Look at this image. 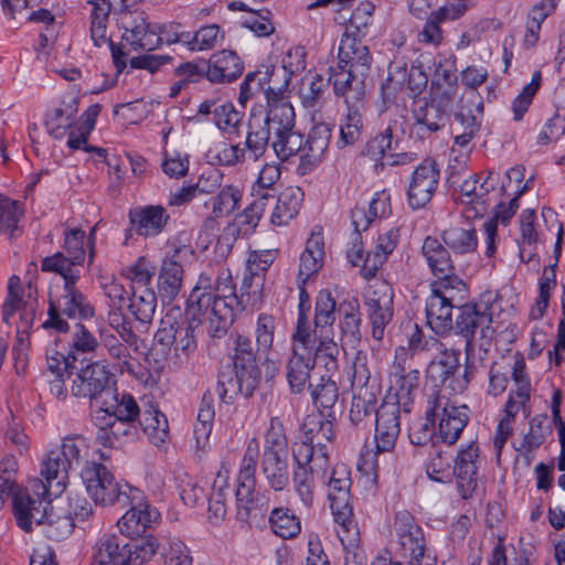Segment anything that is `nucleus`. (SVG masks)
I'll list each match as a JSON object with an SVG mask.
<instances>
[{
    "mask_svg": "<svg viewBox=\"0 0 565 565\" xmlns=\"http://www.w3.org/2000/svg\"><path fill=\"white\" fill-rule=\"evenodd\" d=\"M330 508L335 522L337 535L343 548L350 552L351 548L358 546L360 541V532L353 516V508L350 501L344 502L342 505L332 503Z\"/></svg>",
    "mask_w": 565,
    "mask_h": 565,
    "instance_id": "obj_35",
    "label": "nucleus"
},
{
    "mask_svg": "<svg viewBox=\"0 0 565 565\" xmlns=\"http://www.w3.org/2000/svg\"><path fill=\"white\" fill-rule=\"evenodd\" d=\"M206 77L211 82H232L243 72L241 58L232 51H220L206 62Z\"/></svg>",
    "mask_w": 565,
    "mask_h": 565,
    "instance_id": "obj_34",
    "label": "nucleus"
},
{
    "mask_svg": "<svg viewBox=\"0 0 565 565\" xmlns=\"http://www.w3.org/2000/svg\"><path fill=\"white\" fill-rule=\"evenodd\" d=\"M271 531L284 540L296 537L301 531L299 518L288 508H275L269 515Z\"/></svg>",
    "mask_w": 565,
    "mask_h": 565,
    "instance_id": "obj_55",
    "label": "nucleus"
},
{
    "mask_svg": "<svg viewBox=\"0 0 565 565\" xmlns=\"http://www.w3.org/2000/svg\"><path fill=\"white\" fill-rule=\"evenodd\" d=\"M535 220L536 214L534 210L531 209L524 210L520 215L521 237L518 242L521 258L524 259L525 255L527 254V259L525 260L526 263L531 260L533 255L532 252L539 242V233L535 228Z\"/></svg>",
    "mask_w": 565,
    "mask_h": 565,
    "instance_id": "obj_59",
    "label": "nucleus"
},
{
    "mask_svg": "<svg viewBox=\"0 0 565 565\" xmlns=\"http://www.w3.org/2000/svg\"><path fill=\"white\" fill-rule=\"evenodd\" d=\"M466 298L467 287L459 276L439 277L431 281L425 311L427 323L436 334H449L454 326L451 311L459 308Z\"/></svg>",
    "mask_w": 565,
    "mask_h": 565,
    "instance_id": "obj_3",
    "label": "nucleus"
},
{
    "mask_svg": "<svg viewBox=\"0 0 565 565\" xmlns=\"http://www.w3.org/2000/svg\"><path fill=\"white\" fill-rule=\"evenodd\" d=\"M181 249L163 257L158 273V292L162 300L172 301L180 294L183 282L184 269L180 262Z\"/></svg>",
    "mask_w": 565,
    "mask_h": 565,
    "instance_id": "obj_26",
    "label": "nucleus"
},
{
    "mask_svg": "<svg viewBox=\"0 0 565 565\" xmlns=\"http://www.w3.org/2000/svg\"><path fill=\"white\" fill-rule=\"evenodd\" d=\"M129 220L137 235L156 237L166 231L170 214L164 206L150 204L130 210Z\"/></svg>",
    "mask_w": 565,
    "mask_h": 565,
    "instance_id": "obj_25",
    "label": "nucleus"
},
{
    "mask_svg": "<svg viewBox=\"0 0 565 565\" xmlns=\"http://www.w3.org/2000/svg\"><path fill=\"white\" fill-rule=\"evenodd\" d=\"M196 349L194 327L191 323L181 322L173 343V354L168 358L169 367L180 369Z\"/></svg>",
    "mask_w": 565,
    "mask_h": 565,
    "instance_id": "obj_50",
    "label": "nucleus"
},
{
    "mask_svg": "<svg viewBox=\"0 0 565 565\" xmlns=\"http://www.w3.org/2000/svg\"><path fill=\"white\" fill-rule=\"evenodd\" d=\"M124 29L122 38L135 51H152L161 45L159 24L150 22L145 12L126 17Z\"/></svg>",
    "mask_w": 565,
    "mask_h": 565,
    "instance_id": "obj_20",
    "label": "nucleus"
},
{
    "mask_svg": "<svg viewBox=\"0 0 565 565\" xmlns=\"http://www.w3.org/2000/svg\"><path fill=\"white\" fill-rule=\"evenodd\" d=\"M259 379L250 373L237 370L235 366H225L218 373L217 394L225 402H232L236 396L250 397L259 384Z\"/></svg>",
    "mask_w": 565,
    "mask_h": 565,
    "instance_id": "obj_22",
    "label": "nucleus"
},
{
    "mask_svg": "<svg viewBox=\"0 0 565 565\" xmlns=\"http://www.w3.org/2000/svg\"><path fill=\"white\" fill-rule=\"evenodd\" d=\"M426 415L439 418L438 436L443 443L454 445L469 420V408L457 405L446 390H435L427 398Z\"/></svg>",
    "mask_w": 565,
    "mask_h": 565,
    "instance_id": "obj_9",
    "label": "nucleus"
},
{
    "mask_svg": "<svg viewBox=\"0 0 565 565\" xmlns=\"http://www.w3.org/2000/svg\"><path fill=\"white\" fill-rule=\"evenodd\" d=\"M100 111L98 104L92 105L82 116L77 119L75 130H71L67 146L73 149H84L87 152L94 151L99 159H106L107 150L98 147L87 146V138L95 127V120Z\"/></svg>",
    "mask_w": 565,
    "mask_h": 565,
    "instance_id": "obj_39",
    "label": "nucleus"
},
{
    "mask_svg": "<svg viewBox=\"0 0 565 565\" xmlns=\"http://www.w3.org/2000/svg\"><path fill=\"white\" fill-rule=\"evenodd\" d=\"M214 416L213 397L210 393H205L202 396L198 413V420L194 426V438L198 448H204L206 446L212 431Z\"/></svg>",
    "mask_w": 565,
    "mask_h": 565,
    "instance_id": "obj_58",
    "label": "nucleus"
},
{
    "mask_svg": "<svg viewBox=\"0 0 565 565\" xmlns=\"http://www.w3.org/2000/svg\"><path fill=\"white\" fill-rule=\"evenodd\" d=\"M142 500L143 495L141 494L140 501L130 503V509L117 523L120 533L127 537L141 536L159 516L158 511Z\"/></svg>",
    "mask_w": 565,
    "mask_h": 565,
    "instance_id": "obj_29",
    "label": "nucleus"
},
{
    "mask_svg": "<svg viewBox=\"0 0 565 565\" xmlns=\"http://www.w3.org/2000/svg\"><path fill=\"white\" fill-rule=\"evenodd\" d=\"M380 390H361L353 393L349 418L358 429L367 428L376 417Z\"/></svg>",
    "mask_w": 565,
    "mask_h": 565,
    "instance_id": "obj_33",
    "label": "nucleus"
},
{
    "mask_svg": "<svg viewBox=\"0 0 565 565\" xmlns=\"http://www.w3.org/2000/svg\"><path fill=\"white\" fill-rule=\"evenodd\" d=\"M256 470L239 469L237 477L236 499L238 513L249 515L255 500Z\"/></svg>",
    "mask_w": 565,
    "mask_h": 565,
    "instance_id": "obj_61",
    "label": "nucleus"
},
{
    "mask_svg": "<svg viewBox=\"0 0 565 565\" xmlns=\"http://www.w3.org/2000/svg\"><path fill=\"white\" fill-rule=\"evenodd\" d=\"M303 134L294 128L275 131L273 134L270 147L274 150L276 157L281 161L286 162L290 158L300 154L302 145Z\"/></svg>",
    "mask_w": 565,
    "mask_h": 565,
    "instance_id": "obj_52",
    "label": "nucleus"
},
{
    "mask_svg": "<svg viewBox=\"0 0 565 565\" xmlns=\"http://www.w3.org/2000/svg\"><path fill=\"white\" fill-rule=\"evenodd\" d=\"M110 2L108 0H97L94 3L90 18V38L96 46H102L105 43L110 44L107 36V22L110 13Z\"/></svg>",
    "mask_w": 565,
    "mask_h": 565,
    "instance_id": "obj_60",
    "label": "nucleus"
},
{
    "mask_svg": "<svg viewBox=\"0 0 565 565\" xmlns=\"http://www.w3.org/2000/svg\"><path fill=\"white\" fill-rule=\"evenodd\" d=\"M311 456V450L305 445H295L292 448V458L296 463L292 470V488L307 510L311 509L315 501V475L326 472L329 468L322 452L313 458Z\"/></svg>",
    "mask_w": 565,
    "mask_h": 565,
    "instance_id": "obj_10",
    "label": "nucleus"
},
{
    "mask_svg": "<svg viewBox=\"0 0 565 565\" xmlns=\"http://www.w3.org/2000/svg\"><path fill=\"white\" fill-rule=\"evenodd\" d=\"M70 467L56 451L52 449L47 452L41 465V477L30 482V488L34 497L57 498L66 489Z\"/></svg>",
    "mask_w": 565,
    "mask_h": 565,
    "instance_id": "obj_17",
    "label": "nucleus"
},
{
    "mask_svg": "<svg viewBox=\"0 0 565 565\" xmlns=\"http://www.w3.org/2000/svg\"><path fill=\"white\" fill-rule=\"evenodd\" d=\"M352 480L351 471L344 463L337 465L328 483V499L330 504L337 503L338 505L344 504L350 501Z\"/></svg>",
    "mask_w": 565,
    "mask_h": 565,
    "instance_id": "obj_54",
    "label": "nucleus"
},
{
    "mask_svg": "<svg viewBox=\"0 0 565 565\" xmlns=\"http://www.w3.org/2000/svg\"><path fill=\"white\" fill-rule=\"evenodd\" d=\"M233 366L245 373H250L260 380V371L257 365L256 353L252 341L245 335H237L233 348Z\"/></svg>",
    "mask_w": 565,
    "mask_h": 565,
    "instance_id": "obj_56",
    "label": "nucleus"
},
{
    "mask_svg": "<svg viewBox=\"0 0 565 565\" xmlns=\"http://www.w3.org/2000/svg\"><path fill=\"white\" fill-rule=\"evenodd\" d=\"M399 238L398 228L392 227L377 237L373 252L367 253L362 267V276L365 279L375 277L379 268L395 249Z\"/></svg>",
    "mask_w": 565,
    "mask_h": 565,
    "instance_id": "obj_37",
    "label": "nucleus"
},
{
    "mask_svg": "<svg viewBox=\"0 0 565 565\" xmlns=\"http://www.w3.org/2000/svg\"><path fill=\"white\" fill-rule=\"evenodd\" d=\"M60 275L64 279L63 294L55 297L50 296L49 318L42 323V327L66 332L68 323L61 318V315L71 319H87L92 318L95 311L86 297L76 288L78 279H71L66 274Z\"/></svg>",
    "mask_w": 565,
    "mask_h": 565,
    "instance_id": "obj_8",
    "label": "nucleus"
},
{
    "mask_svg": "<svg viewBox=\"0 0 565 565\" xmlns=\"http://www.w3.org/2000/svg\"><path fill=\"white\" fill-rule=\"evenodd\" d=\"M139 424L149 440L159 446L168 438L169 426L167 417L154 405H149L141 413Z\"/></svg>",
    "mask_w": 565,
    "mask_h": 565,
    "instance_id": "obj_51",
    "label": "nucleus"
},
{
    "mask_svg": "<svg viewBox=\"0 0 565 565\" xmlns=\"http://www.w3.org/2000/svg\"><path fill=\"white\" fill-rule=\"evenodd\" d=\"M99 339L100 345L107 351L115 367H117L121 373L135 372L134 359L129 351V348H131L130 345L105 328L99 329Z\"/></svg>",
    "mask_w": 565,
    "mask_h": 565,
    "instance_id": "obj_44",
    "label": "nucleus"
},
{
    "mask_svg": "<svg viewBox=\"0 0 565 565\" xmlns=\"http://www.w3.org/2000/svg\"><path fill=\"white\" fill-rule=\"evenodd\" d=\"M414 124L411 134L419 139L429 137L433 132L440 130L447 124L449 116L443 106L436 102L426 103L414 109Z\"/></svg>",
    "mask_w": 565,
    "mask_h": 565,
    "instance_id": "obj_30",
    "label": "nucleus"
},
{
    "mask_svg": "<svg viewBox=\"0 0 565 565\" xmlns=\"http://www.w3.org/2000/svg\"><path fill=\"white\" fill-rule=\"evenodd\" d=\"M86 492L95 504L103 507L120 504L122 508L141 500L140 489L116 480L103 463L88 461L81 471Z\"/></svg>",
    "mask_w": 565,
    "mask_h": 565,
    "instance_id": "obj_4",
    "label": "nucleus"
},
{
    "mask_svg": "<svg viewBox=\"0 0 565 565\" xmlns=\"http://www.w3.org/2000/svg\"><path fill=\"white\" fill-rule=\"evenodd\" d=\"M77 126V105L76 103L62 102L58 106L46 114L45 127L47 132L55 139H63L70 136L71 130Z\"/></svg>",
    "mask_w": 565,
    "mask_h": 565,
    "instance_id": "obj_38",
    "label": "nucleus"
},
{
    "mask_svg": "<svg viewBox=\"0 0 565 565\" xmlns=\"http://www.w3.org/2000/svg\"><path fill=\"white\" fill-rule=\"evenodd\" d=\"M422 254L431 270L436 276L439 277L457 276L454 273L452 260L448 250L437 237L427 236L422 245Z\"/></svg>",
    "mask_w": 565,
    "mask_h": 565,
    "instance_id": "obj_36",
    "label": "nucleus"
},
{
    "mask_svg": "<svg viewBox=\"0 0 565 565\" xmlns=\"http://www.w3.org/2000/svg\"><path fill=\"white\" fill-rule=\"evenodd\" d=\"M465 4L459 6L456 11L452 8L444 7L430 13L423 30L418 33V41L425 44L438 45L443 41V32L439 24L447 19H457L465 11Z\"/></svg>",
    "mask_w": 565,
    "mask_h": 565,
    "instance_id": "obj_47",
    "label": "nucleus"
},
{
    "mask_svg": "<svg viewBox=\"0 0 565 565\" xmlns=\"http://www.w3.org/2000/svg\"><path fill=\"white\" fill-rule=\"evenodd\" d=\"M452 328L457 334L466 339V353L469 356L476 345L477 335L480 340L479 347L490 344L494 333L492 312L486 305L461 302Z\"/></svg>",
    "mask_w": 565,
    "mask_h": 565,
    "instance_id": "obj_11",
    "label": "nucleus"
},
{
    "mask_svg": "<svg viewBox=\"0 0 565 565\" xmlns=\"http://www.w3.org/2000/svg\"><path fill=\"white\" fill-rule=\"evenodd\" d=\"M403 411L396 403L384 399L375 417L376 452L371 450L361 455L358 468L364 473H373L377 478V454L390 452L395 448L401 433L399 412Z\"/></svg>",
    "mask_w": 565,
    "mask_h": 565,
    "instance_id": "obj_7",
    "label": "nucleus"
},
{
    "mask_svg": "<svg viewBox=\"0 0 565 565\" xmlns=\"http://www.w3.org/2000/svg\"><path fill=\"white\" fill-rule=\"evenodd\" d=\"M332 136L331 127L320 122L315 125L307 137L302 136V145L297 173L306 175L312 172L323 160Z\"/></svg>",
    "mask_w": 565,
    "mask_h": 565,
    "instance_id": "obj_19",
    "label": "nucleus"
},
{
    "mask_svg": "<svg viewBox=\"0 0 565 565\" xmlns=\"http://www.w3.org/2000/svg\"><path fill=\"white\" fill-rule=\"evenodd\" d=\"M273 132L266 124L254 119L249 121L243 150L247 159L259 160L268 150Z\"/></svg>",
    "mask_w": 565,
    "mask_h": 565,
    "instance_id": "obj_48",
    "label": "nucleus"
},
{
    "mask_svg": "<svg viewBox=\"0 0 565 565\" xmlns=\"http://www.w3.org/2000/svg\"><path fill=\"white\" fill-rule=\"evenodd\" d=\"M365 76L355 71L332 65L329 67L328 82L332 85L335 96L342 97L348 106L360 103L365 94Z\"/></svg>",
    "mask_w": 565,
    "mask_h": 565,
    "instance_id": "obj_23",
    "label": "nucleus"
},
{
    "mask_svg": "<svg viewBox=\"0 0 565 565\" xmlns=\"http://www.w3.org/2000/svg\"><path fill=\"white\" fill-rule=\"evenodd\" d=\"M131 299L128 306L130 313L134 318L142 324H148L152 321L156 308L157 296L152 288L135 289L131 290Z\"/></svg>",
    "mask_w": 565,
    "mask_h": 565,
    "instance_id": "obj_53",
    "label": "nucleus"
},
{
    "mask_svg": "<svg viewBox=\"0 0 565 565\" xmlns=\"http://www.w3.org/2000/svg\"><path fill=\"white\" fill-rule=\"evenodd\" d=\"M440 178L439 164L433 158H425L409 177L407 201L412 209L425 207L436 192Z\"/></svg>",
    "mask_w": 565,
    "mask_h": 565,
    "instance_id": "obj_18",
    "label": "nucleus"
},
{
    "mask_svg": "<svg viewBox=\"0 0 565 565\" xmlns=\"http://www.w3.org/2000/svg\"><path fill=\"white\" fill-rule=\"evenodd\" d=\"M478 458L479 447L473 441L462 446L455 458L452 473L456 477L457 488L462 499L471 498L476 491L478 481Z\"/></svg>",
    "mask_w": 565,
    "mask_h": 565,
    "instance_id": "obj_21",
    "label": "nucleus"
},
{
    "mask_svg": "<svg viewBox=\"0 0 565 565\" xmlns=\"http://www.w3.org/2000/svg\"><path fill=\"white\" fill-rule=\"evenodd\" d=\"M393 299L394 291L387 281L375 280L370 286L364 305L372 326V337L377 341L383 339L384 330L393 319Z\"/></svg>",
    "mask_w": 565,
    "mask_h": 565,
    "instance_id": "obj_16",
    "label": "nucleus"
},
{
    "mask_svg": "<svg viewBox=\"0 0 565 565\" xmlns=\"http://www.w3.org/2000/svg\"><path fill=\"white\" fill-rule=\"evenodd\" d=\"M443 243L456 255L473 253L478 246L476 230L467 225H452L441 232Z\"/></svg>",
    "mask_w": 565,
    "mask_h": 565,
    "instance_id": "obj_46",
    "label": "nucleus"
},
{
    "mask_svg": "<svg viewBox=\"0 0 565 565\" xmlns=\"http://www.w3.org/2000/svg\"><path fill=\"white\" fill-rule=\"evenodd\" d=\"M324 243L321 233H312L307 239L305 250L300 255L298 278L306 282L322 267L324 258Z\"/></svg>",
    "mask_w": 565,
    "mask_h": 565,
    "instance_id": "obj_42",
    "label": "nucleus"
},
{
    "mask_svg": "<svg viewBox=\"0 0 565 565\" xmlns=\"http://www.w3.org/2000/svg\"><path fill=\"white\" fill-rule=\"evenodd\" d=\"M437 345L440 355L434 360L428 369L430 376L434 380H439L441 386L439 390H446L448 394L462 393L470 382L471 371L469 365L466 366L465 374L461 379L455 377L459 371V355L460 351L455 349H447L444 343L433 339Z\"/></svg>",
    "mask_w": 565,
    "mask_h": 565,
    "instance_id": "obj_15",
    "label": "nucleus"
},
{
    "mask_svg": "<svg viewBox=\"0 0 565 565\" xmlns=\"http://www.w3.org/2000/svg\"><path fill=\"white\" fill-rule=\"evenodd\" d=\"M216 127L226 135H238L243 125L244 114L238 111L232 103H223L213 108Z\"/></svg>",
    "mask_w": 565,
    "mask_h": 565,
    "instance_id": "obj_63",
    "label": "nucleus"
},
{
    "mask_svg": "<svg viewBox=\"0 0 565 565\" xmlns=\"http://www.w3.org/2000/svg\"><path fill=\"white\" fill-rule=\"evenodd\" d=\"M245 309L236 295V286L230 269H222L215 278L201 273L191 290L185 307L186 317L198 324H206L210 337L221 338L236 313Z\"/></svg>",
    "mask_w": 565,
    "mask_h": 565,
    "instance_id": "obj_1",
    "label": "nucleus"
},
{
    "mask_svg": "<svg viewBox=\"0 0 565 565\" xmlns=\"http://www.w3.org/2000/svg\"><path fill=\"white\" fill-rule=\"evenodd\" d=\"M53 498L32 497L29 492H19L12 501L15 522L24 532H31L33 524L43 527V533L52 541L66 539L75 526L66 515L53 513Z\"/></svg>",
    "mask_w": 565,
    "mask_h": 565,
    "instance_id": "obj_2",
    "label": "nucleus"
},
{
    "mask_svg": "<svg viewBox=\"0 0 565 565\" xmlns=\"http://www.w3.org/2000/svg\"><path fill=\"white\" fill-rule=\"evenodd\" d=\"M313 367L312 351L306 347H292L286 364V376L292 393L299 394L305 391Z\"/></svg>",
    "mask_w": 565,
    "mask_h": 565,
    "instance_id": "obj_28",
    "label": "nucleus"
},
{
    "mask_svg": "<svg viewBox=\"0 0 565 565\" xmlns=\"http://www.w3.org/2000/svg\"><path fill=\"white\" fill-rule=\"evenodd\" d=\"M305 193L298 186L284 189L275 196L276 204L270 216V222L276 226L287 225L299 213Z\"/></svg>",
    "mask_w": 565,
    "mask_h": 565,
    "instance_id": "obj_40",
    "label": "nucleus"
},
{
    "mask_svg": "<svg viewBox=\"0 0 565 565\" xmlns=\"http://www.w3.org/2000/svg\"><path fill=\"white\" fill-rule=\"evenodd\" d=\"M262 455H289V441L279 417H271L264 435Z\"/></svg>",
    "mask_w": 565,
    "mask_h": 565,
    "instance_id": "obj_57",
    "label": "nucleus"
},
{
    "mask_svg": "<svg viewBox=\"0 0 565 565\" xmlns=\"http://www.w3.org/2000/svg\"><path fill=\"white\" fill-rule=\"evenodd\" d=\"M339 328L341 345L355 349L361 341V312L360 303L355 297H348L339 302Z\"/></svg>",
    "mask_w": 565,
    "mask_h": 565,
    "instance_id": "obj_27",
    "label": "nucleus"
},
{
    "mask_svg": "<svg viewBox=\"0 0 565 565\" xmlns=\"http://www.w3.org/2000/svg\"><path fill=\"white\" fill-rule=\"evenodd\" d=\"M394 532L403 554L409 558L412 565H431L434 559L426 553L423 530L409 512L399 511L396 513Z\"/></svg>",
    "mask_w": 565,
    "mask_h": 565,
    "instance_id": "obj_14",
    "label": "nucleus"
},
{
    "mask_svg": "<svg viewBox=\"0 0 565 565\" xmlns=\"http://www.w3.org/2000/svg\"><path fill=\"white\" fill-rule=\"evenodd\" d=\"M86 234L78 227L64 231L63 249L44 257L41 263L42 271L66 274L71 279H79V266L85 260L84 239Z\"/></svg>",
    "mask_w": 565,
    "mask_h": 565,
    "instance_id": "obj_12",
    "label": "nucleus"
},
{
    "mask_svg": "<svg viewBox=\"0 0 565 565\" xmlns=\"http://www.w3.org/2000/svg\"><path fill=\"white\" fill-rule=\"evenodd\" d=\"M289 455H262L260 470L268 484L275 492L284 491L290 482Z\"/></svg>",
    "mask_w": 565,
    "mask_h": 565,
    "instance_id": "obj_41",
    "label": "nucleus"
},
{
    "mask_svg": "<svg viewBox=\"0 0 565 565\" xmlns=\"http://www.w3.org/2000/svg\"><path fill=\"white\" fill-rule=\"evenodd\" d=\"M111 372L106 361H90L82 366L72 381V395L89 401L103 399L111 393Z\"/></svg>",
    "mask_w": 565,
    "mask_h": 565,
    "instance_id": "obj_13",
    "label": "nucleus"
},
{
    "mask_svg": "<svg viewBox=\"0 0 565 565\" xmlns=\"http://www.w3.org/2000/svg\"><path fill=\"white\" fill-rule=\"evenodd\" d=\"M297 61H291L292 54L288 53L282 60V82L278 86H268L266 89V117L262 121L266 124L270 131H280L296 126L295 109L285 95V89L288 87L291 76L305 68V61L302 54L296 51Z\"/></svg>",
    "mask_w": 565,
    "mask_h": 565,
    "instance_id": "obj_6",
    "label": "nucleus"
},
{
    "mask_svg": "<svg viewBox=\"0 0 565 565\" xmlns=\"http://www.w3.org/2000/svg\"><path fill=\"white\" fill-rule=\"evenodd\" d=\"M157 548V540L153 537L137 542L105 533L96 542L94 562L96 565H143L156 554Z\"/></svg>",
    "mask_w": 565,
    "mask_h": 565,
    "instance_id": "obj_5",
    "label": "nucleus"
},
{
    "mask_svg": "<svg viewBox=\"0 0 565 565\" xmlns=\"http://www.w3.org/2000/svg\"><path fill=\"white\" fill-rule=\"evenodd\" d=\"M339 344L334 341V333H315L312 360L315 365H322L327 375H333L339 367Z\"/></svg>",
    "mask_w": 565,
    "mask_h": 565,
    "instance_id": "obj_45",
    "label": "nucleus"
},
{
    "mask_svg": "<svg viewBox=\"0 0 565 565\" xmlns=\"http://www.w3.org/2000/svg\"><path fill=\"white\" fill-rule=\"evenodd\" d=\"M311 397L315 405L321 411H331L339 399V388L332 375H321L319 382L312 386Z\"/></svg>",
    "mask_w": 565,
    "mask_h": 565,
    "instance_id": "obj_62",
    "label": "nucleus"
},
{
    "mask_svg": "<svg viewBox=\"0 0 565 565\" xmlns=\"http://www.w3.org/2000/svg\"><path fill=\"white\" fill-rule=\"evenodd\" d=\"M420 373L388 377L390 395L385 399L396 403L403 412L409 413L414 403L415 393L419 386Z\"/></svg>",
    "mask_w": 565,
    "mask_h": 565,
    "instance_id": "obj_43",
    "label": "nucleus"
},
{
    "mask_svg": "<svg viewBox=\"0 0 565 565\" xmlns=\"http://www.w3.org/2000/svg\"><path fill=\"white\" fill-rule=\"evenodd\" d=\"M164 565H193L190 548L177 537H168L158 543Z\"/></svg>",
    "mask_w": 565,
    "mask_h": 565,
    "instance_id": "obj_64",
    "label": "nucleus"
},
{
    "mask_svg": "<svg viewBox=\"0 0 565 565\" xmlns=\"http://www.w3.org/2000/svg\"><path fill=\"white\" fill-rule=\"evenodd\" d=\"M302 429V439L296 445L307 446L312 452V458L322 452L326 457L327 466H330L326 443L331 441L335 435L332 422L310 419L303 424Z\"/></svg>",
    "mask_w": 565,
    "mask_h": 565,
    "instance_id": "obj_31",
    "label": "nucleus"
},
{
    "mask_svg": "<svg viewBox=\"0 0 565 565\" xmlns=\"http://www.w3.org/2000/svg\"><path fill=\"white\" fill-rule=\"evenodd\" d=\"M373 57L369 46L362 39L353 36L351 33H343L338 52V63L341 67L355 71L359 75L367 77Z\"/></svg>",
    "mask_w": 565,
    "mask_h": 565,
    "instance_id": "obj_24",
    "label": "nucleus"
},
{
    "mask_svg": "<svg viewBox=\"0 0 565 565\" xmlns=\"http://www.w3.org/2000/svg\"><path fill=\"white\" fill-rule=\"evenodd\" d=\"M339 303L329 290H320L315 303V333H334L333 323Z\"/></svg>",
    "mask_w": 565,
    "mask_h": 565,
    "instance_id": "obj_49",
    "label": "nucleus"
},
{
    "mask_svg": "<svg viewBox=\"0 0 565 565\" xmlns=\"http://www.w3.org/2000/svg\"><path fill=\"white\" fill-rule=\"evenodd\" d=\"M281 70L282 65L278 68L266 67L264 71L258 70L256 72L248 73L241 85L238 103L245 107L249 99L257 97L260 94L266 97V89L268 86L280 85L276 78L280 77L282 79Z\"/></svg>",
    "mask_w": 565,
    "mask_h": 565,
    "instance_id": "obj_32",
    "label": "nucleus"
}]
</instances>
